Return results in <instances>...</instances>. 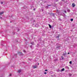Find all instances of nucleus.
<instances>
[{
  "mask_svg": "<svg viewBox=\"0 0 77 77\" xmlns=\"http://www.w3.org/2000/svg\"><path fill=\"white\" fill-rule=\"evenodd\" d=\"M72 7H75V4H74V3H72Z\"/></svg>",
  "mask_w": 77,
  "mask_h": 77,
  "instance_id": "obj_1",
  "label": "nucleus"
},
{
  "mask_svg": "<svg viewBox=\"0 0 77 77\" xmlns=\"http://www.w3.org/2000/svg\"><path fill=\"white\" fill-rule=\"evenodd\" d=\"M33 68H34V69H35V68H37V66H34L33 67Z\"/></svg>",
  "mask_w": 77,
  "mask_h": 77,
  "instance_id": "obj_2",
  "label": "nucleus"
},
{
  "mask_svg": "<svg viewBox=\"0 0 77 77\" xmlns=\"http://www.w3.org/2000/svg\"><path fill=\"white\" fill-rule=\"evenodd\" d=\"M4 14V12L3 11H2L0 13V15H2V14Z\"/></svg>",
  "mask_w": 77,
  "mask_h": 77,
  "instance_id": "obj_3",
  "label": "nucleus"
},
{
  "mask_svg": "<svg viewBox=\"0 0 77 77\" xmlns=\"http://www.w3.org/2000/svg\"><path fill=\"white\" fill-rule=\"evenodd\" d=\"M59 36H60V35L58 34V35L56 36V38H59Z\"/></svg>",
  "mask_w": 77,
  "mask_h": 77,
  "instance_id": "obj_4",
  "label": "nucleus"
},
{
  "mask_svg": "<svg viewBox=\"0 0 77 77\" xmlns=\"http://www.w3.org/2000/svg\"><path fill=\"white\" fill-rule=\"evenodd\" d=\"M65 70V69L64 68H63V69H62V70H61V72H62V71H63Z\"/></svg>",
  "mask_w": 77,
  "mask_h": 77,
  "instance_id": "obj_5",
  "label": "nucleus"
},
{
  "mask_svg": "<svg viewBox=\"0 0 77 77\" xmlns=\"http://www.w3.org/2000/svg\"><path fill=\"white\" fill-rule=\"evenodd\" d=\"M19 54L20 55H21V54H23V53H21V52H19Z\"/></svg>",
  "mask_w": 77,
  "mask_h": 77,
  "instance_id": "obj_6",
  "label": "nucleus"
},
{
  "mask_svg": "<svg viewBox=\"0 0 77 77\" xmlns=\"http://www.w3.org/2000/svg\"><path fill=\"white\" fill-rule=\"evenodd\" d=\"M49 26L50 29H51V25L49 24Z\"/></svg>",
  "mask_w": 77,
  "mask_h": 77,
  "instance_id": "obj_7",
  "label": "nucleus"
},
{
  "mask_svg": "<svg viewBox=\"0 0 77 77\" xmlns=\"http://www.w3.org/2000/svg\"><path fill=\"white\" fill-rule=\"evenodd\" d=\"M21 70H19L18 71V73H20L21 72Z\"/></svg>",
  "mask_w": 77,
  "mask_h": 77,
  "instance_id": "obj_8",
  "label": "nucleus"
},
{
  "mask_svg": "<svg viewBox=\"0 0 77 77\" xmlns=\"http://www.w3.org/2000/svg\"><path fill=\"white\" fill-rule=\"evenodd\" d=\"M31 44L32 45H34V42H32L31 43Z\"/></svg>",
  "mask_w": 77,
  "mask_h": 77,
  "instance_id": "obj_9",
  "label": "nucleus"
},
{
  "mask_svg": "<svg viewBox=\"0 0 77 77\" xmlns=\"http://www.w3.org/2000/svg\"><path fill=\"white\" fill-rule=\"evenodd\" d=\"M67 11L68 12H70V10H69V9H68L67 10Z\"/></svg>",
  "mask_w": 77,
  "mask_h": 77,
  "instance_id": "obj_10",
  "label": "nucleus"
},
{
  "mask_svg": "<svg viewBox=\"0 0 77 77\" xmlns=\"http://www.w3.org/2000/svg\"><path fill=\"white\" fill-rule=\"evenodd\" d=\"M57 13H59V10H57Z\"/></svg>",
  "mask_w": 77,
  "mask_h": 77,
  "instance_id": "obj_11",
  "label": "nucleus"
},
{
  "mask_svg": "<svg viewBox=\"0 0 77 77\" xmlns=\"http://www.w3.org/2000/svg\"><path fill=\"white\" fill-rule=\"evenodd\" d=\"M69 63H70V64H72V61H71L69 62Z\"/></svg>",
  "mask_w": 77,
  "mask_h": 77,
  "instance_id": "obj_12",
  "label": "nucleus"
},
{
  "mask_svg": "<svg viewBox=\"0 0 77 77\" xmlns=\"http://www.w3.org/2000/svg\"><path fill=\"white\" fill-rule=\"evenodd\" d=\"M61 57L62 58V59L63 60L64 59V58L63 57V56H61Z\"/></svg>",
  "mask_w": 77,
  "mask_h": 77,
  "instance_id": "obj_13",
  "label": "nucleus"
},
{
  "mask_svg": "<svg viewBox=\"0 0 77 77\" xmlns=\"http://www.w3.org/2000/svg\"><path fill=\"white\" fill-rule=\"evenodd\" d=\"M70 21H73V19H71Z\"/></svg>",
  "mask_w": 77,
  "mask_h": 77,
  "instance_id": "obj_14",
  "label": "nucleus"
},
{
  "mask_svg": "<svg viewBox=\"0 0 77 77\" xmlns=\"http://www.w3.org/2000/svg\"><path fill=\"white\" fill-rule=\"evenodd\" d=\"M63 56H65V55H66V54H63Z\"/></svg>",
  "mask_w": 77,
  "mask_h": 77,
  "instance_id": "obj_15",
  "label": "nucleus"
},
{
  "mask_svg": "<svg viewBox=\"0 0 77 77\" xmlns=\"http://www.w3.org/2000/svg\"><path fill=\"white\" fill-rule=\"evenodd\" d=\"M64 12H65V13H66V11H65Z\"/></svg>",
  "mask_w": 77,
  "mask_h": 77,
  "instance_id": "obj_16",
  "label": "nucleus"
},
{
  "mask_svg": "<svg viewBox=\"0 0 77 77\" xmlns=\"http://www.w3.org/2000/svg\"><path fill=\"white\" fill-rule=\"evenodd\" d=\"M23 51H24V53H26V51H25V50H24Z\"/></svg>",
  "mask_w": 77,
  "mask_h": 77,
  "instance_id": "obj_17",
  "label": "nucleus"
},
{
  "mask_svg": "<svg viewBox=\"0 0 77 77\" xmlns=\"http://www.w3.org/2000/svg\"><path fill=\"white\" fill-rule=\"evenodd\" d=\"M44 74H47V72H45L44 73Z\"/></svg>",
  "mask_w": 77,
  "mask_h": 77,
  "instance_id": "obj_18",
  "label": "nucleus"
},
{
  "mask_svg": "<svg viewBox=\"0 0 77 77\" xmlns=\"http://www.w3.org/2000/svg\"><path fill=\"white\" fill-rule=\"evenodd\" d=\"M59 47H60V46H58L56 47L57 48H59Z\"/></svg>",
  "mask_w": 77,
  "mask_h": 77,
  "instance_id": "obj_19",
  "label": "nucleus"
},
{
  "mask_svg": "<svg viewBox=\"0 0 77 77\" xmlns=\"http://www.w3.org/2000/svg\"><path fill=\"white\" fill-rule=\"evenodd\" d=\"M48 70L47 69H46L45 70V71H47Z\"/></svg>",
  "mask_w": 77,
  "mask_h": 77,
  "instance_id": "obj_20",
  "label": "nucleus"
},
{
  "mask_svg": "<svg viewBox=\"0 0 77 77\" xmlns=\"http://www.w3.org/2000/svg\"><path fill=\"white\" fill-rule=\"evenodd\" d=\"M9 75L10 76H11V75H12L11 74H10Z\"/></svg>",
  "mask_w": 77,
  "mask_h": 77,
  "instance_id": "obj_21",
  "label": "nucleus"
},
{
  "mask_svg": "<svg viewBox=\"0 0 77 77\" xmlns=\"http://www.w3.org/2000/svg\"><path fill=\"white\" fill-rule=\"evenodd\" d=\"M3 2H1V4H3Z\"/></svg>",
  "mask_w": 77,
  "mask_h": 77,
  "instance_id": "obj_22",
  "label": "nucleus"
},
{
  "mask_svg": "<svg viewBox=\"0 0 77 77\" xmlns=\"http://www.w3.org/2000/svg\"><path fill=\"white\" fill-rule=\"evenodd\" d=\"M66 67L68 69H69V67H68L67 66Z\"/></svg>",
  "mask_w": 77,
  "mask_h": 77,
  "instance_id": "obj_23",
  "label": "nucleus"
},
{
  "mask_svg": "<svg viewBox=\"0 0 77 77\" xmlns=\"http://www.w3.org/2000/svg\"><path fill=\"white\" fill-rule=\"evenodd\" d=\"M68 54H69V53L68 52Z\"/></svg>",
  "mask_w": 77,
  "mask_h": 77,
  "instance_id": "obj_24",
  "label": "nucleus"
},
{
  "mask_svg": "<svg viewBox=\"0 0 77 77\" xmlns=\"http://www.w3.org/2000/svg\"><path fill=\"white\" fill-rule=\"evenodd\" d=\"M71 75H72L71 74H70L69 75H70V76H71Z\"/></svg>",
  "mask_w": 77,
  "mask_h": 77,
  "instance_id": "obj_25",
  "label": "nucleus"
},
{
  "mask_svg": "<svg viewBox=\"0 0 77 77\" xmlns=\"http://www.w3.org/2000/svg\"><path fill=\"white\" fill-rule=\"evenodd\" d=\"M51 5H48V6H50Z\"/></svg>",
  "mask_w": 77,
  "mask_h": 77,
  "instance_id": "obj_26",
  "label": "nucleus"
},
{
  "mask_svg": "<svg viewBox=\"0 0 77 77\" xmlns=\"http://www.w3.org/2000/svg\"><path fill=\"white\" fill-rule=\"evenodd\" d=\"M62 0V1H64V0Z\"/></svg>",
  "mask_w": 77,
  "mask_h": 77,
  "instance_id": "obj_27",
  "label": "nucleus"
},
{
  "mask_svg": "<svg viewBox=\"0 0 77 77\" xmlns=\"http://www.w3.org/2000/svg\"><path fill=\"white\" fill-rule=\"evenodd\" d=\"M38 65H39V63H38Z\"/></svg>",
  "mask_w": 77,
  "mask_h": 77,
  "instance_id": "obj_28",
  "label": "nucleus"
},
{
  "mask_svg": "<svg viewBox=\"0 0 77 77\" xmlns=\"http://www.w3.org/2000/svg\"><path fill=\"white\" fill-rule=\"evenodd\" d=\"M32 45L31 46V47H32Z\"/></svg>",
  "mask_w": 77,
  "mask_h": 77,
  "instance_id": "obj_29",
  "label": "nucleus"
},
{
  "mask_svg": "<svg viewBox=\"0 0 77 77\" xmlns=\"http://www.w3.org/2000/svg\"><path fill=\"white\" fill-rule=\"evenodd\" d=\"M34 10H35V8H34Z\"/></svg>",
  "mask_w": 77,
  "mask_h": 77,
  "instance_id": "obj_30",
  "label": "nucleus"
},
{
  "mask_svg": "<svg viewBox=\"0 0 77 77\" xmlns=\"http://www.w3.org/2000/svg\"><path fill=\"white\" fill-rule=\"evenodd\" d=\"M1 18H2V17H1Z\"/></svg>",
  "mask_w": 77,
  "mask_h": 77,
  "instance_id": "obj_31",
  "label": "nucleus"
},
{
  "mask_svg": "<svg viewBox=\"0 0 77 77\" xmlns=\"http://www.w3.org/2000/svg\"><path fill=\"white\" fill-rule=\"evenodd\" d=\"M18 31H19V30H18V31H17V32H18Z\"/></svg>",
  "mask_w": 77,
  "mask_h": 77,
  "instance_id": "obj_32",
  "label": "nucleus"
},
{
  "mask_svg": "<svg viewBox=\"0 0 77 77\" xmlns=\"http://www.w3.org/2000/svg\"><path fill=\"white\" fill-rule=\"evenodd\" d=\"M10 23H11V22H10Z\"/></svg>",
  "mask_w": 77,
  "mask_h": 77,
  "instance_id": "obj_33",
  "label": "nucleus"
}]
</instances>
